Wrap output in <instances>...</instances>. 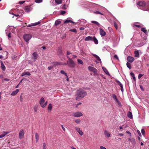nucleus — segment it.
<instances>
[{
  "mask_svg": "<svg viewBox=\"0 0 149 149\" xmlns=\"http://www.w3.org/2000/svg\"><path fill=\"white\" fill-rule=\"evenodd\" d=\"M65 11H62L61 12V15H63L65 14Z\"/></svg>",
  "mask_w": 149,
  "mask_h": 149,
  "instance_id": "obj_52",
  "label": "nucleus"
},
{
  "mask_svg": "<svg viewBox=\"0 0 149 149\" xmlns=\"http://www.w3.org/2000/svg\"><path fill=\"white\" fill-rule=\"evenodd\" d=\"M114 26L116 29H118V25L115 22L114 23Z\"/></svg>",
  "mask_w": 149,
  "mask_h": 149,
  "instance_id": "obj_43",
  "label": "nucleus"
},
{
  "mask_svg": "<svg viewBox=\"0 0 149 149\" xmlns=\"http://www.w3.org/2000/svg\"><path fill=\"white\" fill-rule=\"evenodd\" d=\"M39 135H38V134L37 133H36L35 138H36V143L38 142V140L39 139Z\"/></svg>",
  "mask_w": 149,
  "mask_h": 149,
  "instance_id": "obj_27",
  "label": "nucleus"
},
{
  "mask_svg": "<svg viewBox=\"0 0 149 149\" xmlns=\"http://www.w3.org/2000/svg\"><path fill=\"white\" fill-rule=\"evenodd\" d=\"M79 29L80 30H83L84 29V27H80Z\"/></svg>",
  "mask_w": 149,
  "mask_h": 149,
  "instance_id": "obj_64",
  "label": "nucleus"
},
{
  "mask_svg": "<svg viewBox=\"0 0 149 149\" xmlns=\"http://www.w3.org/2000/svg\"><path fill=\"white\" fill-rule=\"evenodd\" d=\"M126 65L127 66V67L130 69H131V64L129 63L128 62H127L126 63Z\"/></svg>",
  "mask_w": 149,
  "mask_h": 149,
  "instance_id": "obj_32",
  "label": "nucleus"
},
{
  "mask_svg": "<svg viewBox=\"0 0 149 149\" xmlns=\"http://www.w3.org/2000/svg\"><path fill=\"white\" fill-rule=\"evenodd\" d=\"M120 86V87L121 88V91L122 92H123V85H122L121 86Z\"/></svg>",
  "mask_w": 149,
  "mask_h": 149,
  "instance_id": "obj_54",
  "label": "nucleus"
},
{
  "mask_svg": "<svg viewBox=\"0 0 149 149\" xmlns=\"http://www.w3.org/2000/svg\"><path fill=\"white\" fill-rule=\"evenodd\" d=\"M31 37L32 36L29 34H26L23 36V38L26 42H28Z\"/></svg>",
  "mask_w": 149,
  "mask_h": 149,
  "instance_id": "obj_3",
  "label": "nucleus"
},
{
  "mask_svg": "<svg viewBox=\"0 0 149 149\" xmlns=\"http://www.w3.org/2000/svg\"><path fill=\"white\" fill-rule=\"evenodd\" d=\"M24 10L26 12H29L31 10V8L30 7L26 6L24 8Z\"/></svg>",
  "mask_w": 149,
  "mask_h": 149,
  "instance_id": "obj_13",
  "label": "nucleus"
},
{
  "mask_svg": "<svg viewBox=\"0 0 149 149\" xmlns=\"http://www.w3.org/2000/svg\"><path fill=\"white\" fill-rule=\"evenodd\" d=\"M8 38H10L11 37V33H9L8 34Z\"/></svg>",
  "mask_w": 149,
  "mask_h": 149,
  "instance_id": "obj_63",
  "label": "nucleus"
},
{
  "mask_svg": "<svg viewBox=\"0 0 149 149\" xmlns=\"http://www.w3.org/2000/svg\"><path fill=\"white\" fill-rule=\"evenodd\" d=\"M83 116L82 113L80 112H76L73 113V116L76 117H79Z\"/></svg>",
  "mask_w": 149,
  "mask_h": 149,
  "instance_id": "obj_5",
  "label": "nucleus"
},
{
  "mask_svg": "<svg viewBox=\"0 0 149 149\" xmlns=\"http://www.w3.org/2000/svg\"><path fill=\"white\" fill-rule=\"evenodd\" d=\"M135 26L136 27H138V28H140L141 27V26L140 25H139L136 24V25H135Z\"/></svg>",
  "mask_w": 149,
  "mask_h": 149,
  "instance_id": "obj_59",
  "label": "nucleus"
},
{
  "mask_svg": "<svg viewBox=\"0 0 149 149\" xmlns=\"http://www.w3.org/2000/svg\"><path fill=\"white\" fill-rule=\"evenodd\" d=\"M75 129L77 130V131L78 132L80 135L82 136L83 135V132L81 130H80V128L77 127H76L75 128Z\"/></svg>",
  "mask_w": 149,
  "mask_h": 149,
  "instance_id": "obj_9",
  "label": "nucleus"
},
{
  "mask_svg": "<svg viewBox=\"0 0 149 149\" xmlns=\"http://www.w3.org/2000/svg\"><path fill=\"white\" fill-rule=\"evenodd\" d=\"M25 75L30 76L31 75V74L30 72H24L22 73L21 76H24Z\"/></svg>",
  "mask_w": 149,
  "mask_h": 149,
  "instance_id": "obj_17",
  "label": "nucleus"
},
{
  "mask_svg": "<svg viewBox=\"0 0 149 149\" xmlns=\"http://www.w3.org/2000/svg\"><path fill=\"white\" fill-rule=\"evenodd\" d=\"M137 132L138 133V134H139V135L140 136H141V135L140 132L139 130H137Z\"/></svg>",
  "mask_w": 149,
  "mask_h": 149,
  "instance_id": "obj_61",
  "label": "nucleus"
},
{
  "mask_svg": "<svg viewBox=\"0 0 149 149\" xmlns=\"http://www.w3.org/2000/svg\"><path fill=\"white\" fill-rule=\"evenodd\" d=\"M100 148L101 149H107L106 148L102 146H100Z\"/></svg>",
  "mask_w": 149,
  "mask_h": 149,
  "instance_id": "obj_55",
  "label": "nucleus"
},
{
  "mask_svg": "<svg viewBox=\"0 0 149 149\" xmlns=\"http://www.w3.org/2000/svg\"><path fill=\"white\" fill-rule=\"evenodd\" d=\"M45 101V100L44 99L43 97H42L40 98V100L39 103L41 107H42V105H43V103Z\"/></svg>",
  "mask_w": 149,
  "mask_h": 149,
  "instance_id": "obj_12",
  "label": "nucleus"
},
{
  "mask_svg": "<svg viewBox=\"0 0 149 149\" xmlns=\"http://www.w3.org/2000/svg\"><path fill=\"white\" fill-rule=\"evenodd\" d=\"M92 55L98 61H101V59L100 57L97 55L94 54H92Z\"/></svg>",
  "mask_w": 149,
  "mask_h": 149,
  "instance_id": "obj_26",
  "label": "nucleus"
},
{
  "mask_svg": "<svg viewBox=\"0 0 149 149\" xmlns=\"http://www.w3.org/2000/svg\"><path fill=\"white\" fill-rule=\"evenodd\" d=\"M134 60V57L131 56H128L127 57V61L130 63H132Z\"/></svg>",
  "mask_w": 149,
  "mask_h": 149,
  "instance_id": "obj_8",
  "label": "nucleus"
},
{
  "mask_svg": "<svg viewBox=\"0 0 149 149\" xmlns=\"http://www.w3.org/2000/svg\"><path fill=\"white\" fill-rule=\"evenodd\" d=\"M40 22H37L35 23H34L33 24H31L27 26V27H31L32 26H33L37 25L39 24L40 23Z\"/></svg>",
  "mask_w": 149,
  "mask_h": 149,
  "instance_id": "obj_16",
  "label": "nucleus"
},
{
  "mask_svg": "<svg viewBox=\"0 0 149 149\" xmlns=\"http://www.w3.org/2000/svg\"><path fill=\"white\" fill-rule=\"evenodd\" d=\"M71 22V20L70 19H67L64 22V24H67Z\"/></svg>",
  "mask_w": 149,
  "mask_h": 149,
  "instance_id": "obj_40",
  "label": "nucleus"
},
{
  "mask_svg": "<svg viewBox=\"0 0 149 149\" xmlns=\"http://www.w3.org/2000/svg\"><path fill=\"white\" fill-rule=\"evenodd\" d=\"M35 1L36 3H40L42 1V0H35Z\"/></svg>",
  "mask_w": 149,
  "mask_h": 149,
  "instance_id": "obj_41",
  "label": "nucleus"
},
{
  "mask_svg": "<svg viewBox=\"0 0 149 149\" xmlns=\"http://www.w3.org/2000/svg\"><path fill=\"white\" fill-rule=\"evenodd\" d=\"M4 80L6 81H9L10 80L9 79L7 78L4 79Z\"/></svg>",
  "mask_w": 149,
  "mask_h": 149,
  "instance_id": "obj_60",
  "label": "nucleus"
},
{
  "mask_svg": "<svg viewBox=\"0 0 149 149\" xmlns=\"http://www.w3.org/2000/svg\"><path fill=\"white\" fill-rule=\"evenodd\" d=\"M69 31L71 32H73L75 33H76L77 32V31L76 29H70Z\"/></svg>",
  "mask_w": 149,
  "mask_h": 149,
  "instance_id": "obj_36",
  "label": "nucleus"
},
{
  "mask_svg": "<svg viewBox=\"0 0 149 149\" xmlns=\"http://www.w3.org/2000/svg\"><path fill=\"white\" fill-rule=\"evenodd\" d=\"M25 1H20L19 2V3L20 4H22L25 2Z\"/></svg>",
  "mask_w": 149,
  "mask_h": 149,
  "instance_id": "obj_53",
  "label": "nucleus"
},
{
  "mask_svg": "<svg viewBox=\"0 0 149 149\" xmlns=\"http://www.w3.org/2000/svg\"><path fill=\"white\" fill-rule=\"evenodd\" d=\"M68 60L67 61V65L71 68H74L75 67V63L74 61L68 56H67Z\"/></svg>",
  "mask_w": 149,
  "mask_h": 149,
  "instance_id": "obj_1",
  "label": "nucleus"
},
{
  "mask_svg": "<svg viewBox=\"0 0 149 149\" xmlns=\"http://www.w3.org/2000/svg\"><path fill=\"white\" fill-rule=\"evenodd\" d=\"M104 133L105 135L107 137H109L110 136V134L107 130H105L104 131Z\"/></svg>",
  "mask_w": 149,
  "mask_h": 149,
  "instance_id": "obj_21",
  "label": "nucleus"
},
{
  "mask_svg": "<svg viewBox=\"0 0 149 149\" xmlns=\"http://www.w3.org/2000/svg\"><path fill=\"white\" fill-rule=\"evenodd\" d=\"M75 122L77 124L79 123L80 122V120L79 119H77L75 120Z\"/></svg>",
  "mask_w": 149,
  "mask_h": 149,
  "instance_id": "obj_44",
  "label": "nucleus"
},
{
  "mask_svg": "<svg viewBox=\"0 0 149 149\" xmlns=\"http://www.w3.org/2000/svg\"><path fill=\"white\" fill-rule=\"evenodd\" d=\"M91 22L99 26L100 25V24L98 22L95 21H92Z\"/></svg>",
  "mask_w": 149,
  "mask_h": 149,
  "instance_id": "obj_34",
  "label": "nucleus"
},
{
  "mask_svg": "<svg viewBox=\"0 0 149 149\" xmlns=\"http://www.w3.org/2000/svg\"><path fill=\"white\" fill-rule=\"evenodd\" d=\"M92 39V41H93L96 44H98V40L95 37H93Z\"/></svg>",
  "mask_w": 149,
  "mask_h": 149,
  "instance_id": "obj_23",
  "label": "nucleus"
},
{
  "mask_svg": "<svg viewBox=\"0 0 149 149\" xmlns=\"http://www.w3.org/2000/svg\"><path fill=\"white\" fill-rule=\"evenodd\" d=\"M1 69L3 71H5L6 70V67L4 65L2 61L1 62Z\"/></svg>",
  "mask_w": 149,
  "mask_h": 149,
  "instance_id": "obj_19",
  "label": "nucleus"
},
{
  "mask_svg": "<svg viewBox=\"0 0 149 149\" xmlns=\"http://www.w3.org/2000/svg\"><path fill=\"white\" fill-rule=\"evenodd\" d=\"M54 66H51L49 67H48V69L49 70H51L52 68H53Z\"/></svg>",
  "mask_w": 149,
  "mask_h": 149,
  "instance_id": "obj_46",
  "label": "nucleus"
},
{
  "mask_svg": "<svg viewBox=\"0 0 149 149\" xmlns=\"http://www.w3.org/2000/svg\"><path fill=\"white\" fill-rule=\"evenodd\" d=\"M130 141L132 142V143L134 144L136 142L135 139H131Z\"/></svg>",
  "mask_w": 149,
  "mask_h": 149,
  "instance_id": "obj_37",
  "label": "nucleus"
},
{
  "mask_svg": "<svg viewBox=\"0 0 149 149\" xmlns=\"http://www.w3.org/2000/svg\"><path fill=\"white\" fill-rule=\"evenodd\" d=\"M100 33L102 36H104L106 35V32L101 29H100Z\"/></svg>",
  "mask_w": 149,
  "mask_h": 149,
  "instance_id": "obj_11",
  "label": "nucleus"
},
{
  "mask_svg": "<svg viewBox=\"0 0 149 149\" xmlns=\"http://www.w3.org/2000/svg\"><path fill=\"white\" fill-rule=\"evenodd\" d=\"M116 81L120 86L122 85V84L119 81L116 80Z\"/></svg>",
  "mask_w": 149,
  "mask_h": 149,
  "instance_id": "obj_42",
  "label": "nucleus"
},
{
  "mask_svg": "<svg viewBox=\"0 0 149 149\" xmlns=\"http://www.w3.org/2000/svg\"><path fill=\"white\" fill-rule=\"evenodd\" d=\"M38 56V54L37 52H34L32 54V58L34 59V61H35V60L37 59Z\"/></svg>",
  "mask_w": 149,
  "mask_h": 149,
  "instance_id": "obj_7",
  "label": "nucleus"
},
{
  "mask_svg": "<svg viewBox=\"0 0 149 149\" xmlns=\"http://www.w3.org/2000/svg\"><path fill=\"white\" fill-rule=\"evenodd\" d=\"M114 57L116 59H117L118 60V57L117 55L116 54L114 56Z\"/></svg>",
  "mask_w": 149,
  "mask_h": 149,
  "instance_id": "obj_56",
  "label": "nucleus"
},
{
  "mask_svg": "<svg viewBox=\"0 0 149 149\" xmlns=\"http://www.w3.org/2000/svg\"><path fill=\"white\" fill-rule=\"evenodd\" d=\"M60 73L63 74H64L65 76H66V77H67V74L63 70H61L60 71Z\"/></svg>",
  "mask_w": 149,
  "mask_h": 149,
  "instance_id": "obj_35",
  "label": "nucleus"
},
{
  "mask_svg": "<svg viewBox=\"0 0 149 149\" xmlns=\"http://www.w3.org/2000/svg\"><path fill=\"white\" fill-rule=\"evenodd\" d=\"M93 38V37H92L90 36H88L85 39V41H89V40L92 41V40H93V39H92Z\"/></svg>",
  "mask_w": 149,
  "mask_h": 149,
  "instance_id": "obj_18",
  "label": "nucleus"
},
{
  "mask_svg": "<svg viewBox=\"0 0 149 149\" xmlns=\"http://www.w3.org/2000/svg\"><path fill=\"white\" fill-rule=\"evenodd\" d=\"M95 13L96 14H98L103 15V14L102 13H101L100 12L98 11H96L95 12Z\"/></svg>",
  "mask_w": 149,
  "mask_h": 149,
  "instance_id": "obj_49",
  "label": "nucleus"
},
{
  "mask_svg": "<svg viewBox=\"0 0 149 149\" xmlns=\"http://www.w3.org/2000/svg\"><path fill=\"white\" fill-rule=\"evenodd\" d=\"M71 54V53H70V52L68 51H67V55H68H68H70V54Z\"/></svg>",
  "mask_w": 149,
  "mask_h": 149,
  "instance_id": "obj_62",
  "label": "nucleus"
},
{
  "mask_svg": "<svg viewBox=\"0 0 149 149\" xmlns=\"http://www.w3.org/2000/svg\"><path fill=\"white\" fill-rule=\"evenodd\" d=\"M61 23V22L58 19L56 21L55 23V25L57 26L58 25L60 24Z\"/></svg>",
  "mask_w": 149,
  "mask_h": 149,
  "instance_id": "obj_24",
  "label": "nucleus"
},
{
  "mask_svg": "<svg viewBox=\"0 0 149 149\" xmlns=\"http://www.w3.org/2000/svg\"><path fill=\"white\" fill-rule=\"evenodd\" d=\"M56 3L58 4H61L62 3V0H55Z\"/></svg>",
  "mask_w": 149,
  "mask_h": 149,
  "instance_id": "obj_31",
  "label": "nucleus"
},
{
  "mask_svg": "<svg viewBox=\"0 0 149 149\" xmlns=\"http://www.w3.org/2000/svg\"><path fill=\"white\" fill-rule=\"evenodd\" d=\"M87 93L84 91H80L78 90L77 91V95L79 97H84L86 96Z\"/></svg>",
  "mask_w": 149,
  "mask_h": 149,
  "instance_id": "obj_2",
  "label": "nucleus"
},
{
  "mask_svg": "<svg viewBox=\"0 0 149 149\" xmlns=\"http://www.w3.org/2000/svg\"><path fill=\"white\" fill-rule=\"evenodd\" d=\"M77 61H78V62L79 63V64H83V62L81 60V59H78L77 60Z\"/></svg>",
  "mask_w": 149,
  "mask_h": 149,
  "instance_id": "obj_38",
  "label": "nucleus"
},
{
  "mask_svg": "<svg viewBox=\"0 0 149 149\" xmlns=\"http://www.w3.org/2000/svg\"><path fill=\"white\" fill-rule=\"evenodd\" d=\"M38 106L37 105H35L33 109L35 112H36L37 111Z\"/></svg>",
  "mask_w": 149,
  "mask_h": 149,
  "instance_id": "obj_39",
  "label": "nucleus"
},
{
  "mask_svg": "<svg viewBox=\"0 0 149 149\" xmlns=\"http://www.w3.org/2000/svg\"><path fill=\"white\" fill-rule=\"evenodd\" d=\"M141 30L144 33H145L146 35H148V32L147 30L145 28H141Z\"/></svg>",
  "mask_w": 149,
  "mask_h": 149,
  "instance_id": "obj_20",
  "label": "nucleus"
},
{
  "mask_svg": "<svg viewBox=\"0 0 149 149\" xmlns=\"http://www.w3.org/2000/svg\"><path fill=\"white\" fill-rule=\"evenodd\" d=\"M19 91V90L18 89L15 90V91H13L11 93V95L12 96H14Z\"/></svg>",
  "mask_w": 149,
  "mask_h": 149,
  "instance_id": "obj_14",
  "label": "nucleus"
},
{
  "mask_svg": "<svg viewBox=\"0 0 149 149\" xmlns=\"http://www.w3.org/2000/svg\"><path fill=\"white\" fill-rule=\"evenodd\" d=\"M88 68V70L89 71H91L95 73L97 72V70L94 67L91 66H89Z\"/></svg>",
  "mask_w": 149,
  "mask_h": 149,
  "instance_id": "obj_6",
  "label": "nucleus"
},
{
  "mask_svg": "<svg viewBox=\"0 0 149 149\" xmlns=\"http://www.w3.org/2000/svg\"><path fill=\"white\" fill-rule=\"evenodd\" d=\"M102 69L106 74L109 76L110 75L109 72L105 68L103 67H102Z\"/></svg>",
  "mask_w": 149,
  "mask_h": 149,
  "instance_id": "obj_15",
  "label": "nucleus"
},
{
  "mask_svg": "<svg viewBox=\"0 0 149 149\" xmlns=\"http://www.w3.org/2000/svg\"><path fill=\"white\" fill-rule=\"evenodd\" d=\"M143 74H139L138 76V79H140L142 76H143Z\"/></svg>",
  "mask_w": 149,
  "mask_h": 149,
  "instance_id": "obj_50",
  "label": "nucleus"
},
{
  "mask_svg": "<svg viewBox=\"0 0 149 149\" xmlns=\"http://www.w3.org/2000/svg\"><path fill=\"white\" fill-rule=\"evenodd\" d=\"M134 56L135 57H139V54L138 51L136 50L134 52Z\"/></svg>",
  "mask_w": 149,
  "mask_h": 149,
  "instance_id": "obj_25",
  "label": "nucleus"
},
{
  "mask_svg": "<svg viewBox=\"0 0 149 149\" xmlns=\"http://www.w3.org/2000/svg\"><path fill=\"white\" fill-rule=\"evenodd\" d=\"M137 4L140 6L144 7L145 5V3L144 1H139L137 3Z\"/></svg>",
  "mask_w": 149,
  "mask_h": 149,
  "instance_id": "obj_10",
  "label": "nucleus"
},
{
  "mask_svg": "<svg viewBox=\"0 0 149 149\" xmlns=\"http://www.w3.org/2000/svg\"><path fill=\"white\" fill-rule=\"evenodd\" d=\"M52 109V104L51 103L49 104L48 107V110L49 111H50Z\"/></svg>",
  "mask_w": 149,
  "mask_h": 149,
  "instance_id": "obj_29",
  "label": "nucleus"
},
{
  "mask_svg": "<svg viewBox=\"0 0 149 149\" xmlns=\"http://www.w3.org/2000/svg\"><path fill=\"white\" fill-rule=\"evenodd\" d=\"M117 103L118 104V105L120 107H121V103L119 102V101H118V102H117Z\"/></svg>",
  "mask_w": 149,
  "mask_h": 149,
  "instance_id": "obj_57",
  "label": "nucleus"
},
{
  "mask_svg": "<svg viewBox=\"0 0 149 149\" xmlns=\"http://www.w3.org/2000/svg\"><path fill=\"white\" fill-rule=\"evenodd\" d=\"M141 133L143 135L145 133V131L144 129H142Z\"/></svg>",
  "mask_w": 149,
  "mask_h": 149,
  "instance_id": "obj_47",
  "label": "nucleus"
},
{
  "mask_svg": "<svg viewBox=\"0 0 149 149\" xmlns=\"http://www.w3.org/2000/svg\"><path fill=\"white\" fill-rule=\"evenodd\" d=\"M47 102L46 101L44 104L42 105V107L44 108L45 107L47 104Z\"/></svg>",
  "mask_w": 149,
  "mask_h": 149,
  "instance_id": "obj_45",
  "label": "nucleus"
},
{
  "mask_svg": "<svg viewBox=\"0 0 149 149\" xmlns=\"http://www.w3.org/2000/svg\"><path fill=\"white\" fill-rule=\"evenodd\" d=\"M91 22L99 26L100 25V24L98 22L95 21H92Z\"/></svg>",
  "mask_w": 149,
  "mask_h": 149,
  "instance_id": "obj_33",
  "label": "nucleus"
},
{
  "mask_svg": "<svg viewBox=\"0 0 149 149\" xmlns=\"http://www.w3.org/2000/svg\"><path fill=\"white\" fill-rule=\"evenodd\" d=\"M112 97H113V98L116 100V98H117V97L116 96V95H115V94H113L112 95Z\"/></svg>",
  "mask_w": 149,
  "mask_h": 149,
  "instance_id": "obj_48",
  "label": "nucleus"
},
{
  "mask_svg": "<svg viewBox=\"0 0 149 149\" xmlns=\"http://www.w3.org/2000/svg\"><path fill=\"white\" fill-rule=\"evenodd\" d=\"M140 87L142 91H144V89L143 88L142 85H140Z\"/></svg>",
  "mask_w": 149,
  "mask_h": 149,
  "instance_id": "obj_51",
  "label": "nucleus"
},
{
  "mask_svg": "<svg viewBox=\"0 0 149 149\" xmlns=\"http://www.w3.org/2000/svg\"><path fill=\"white\" fill-rule=\"evenodd\" d=\"M127 116L130 119H132V115L131 112L130 111H128L127 113Z\"/></svg>",
  "mask_w": 149,
  "mask_h": 149,
  "instance_id": "obj_22",
  "label": "nucleus"
},
{
  "mask_svg": "<svg viewBox=\"0 0 149 149\" xmlns=\"http://www.w3.org/2000/svg\"><path fill=\"white\" fill-rule=\"evenodd\" d=\"M4 134H2L0 135V138H3L4 136H5L7 134H8L9 133V132H4Z\"/></svg>",
  "mask_w": 149,
  "mask_h": 149,
  "instance_id": "obj_28",
  "label": "nucleus"
},
{
  "mask_svg": "<svg viewBox=\"0 0 149 149\" xmlns=\"http://www.w3.org/2000/svg\"><path fill=\"white\" fill-rule=\"evenodd\" d=\"M130 75L132 77L134 80V81H136V78L134 73L132 72H131L130 73Z\"/></svg>",
  "mask_w": 149,
  "mask_h": 149,
  "instance_id": "obj_30",
  "label": "nucleus"
},
{
  "mask_svg": "<svg viewBox=\"0 0 149 149\" xmlns=\"http://www.w3.org/2000/svg\"><path fill=\"white\" fill-rule=\"evenodd\" d=\"M61 126L62 128V129L63 130V131H65V128L63 127V126L62 125H61Z\"/></svg>",
  "mask_w": 149,
  "mask_h": 149,
  "instance_id": "obj_58",
  "label": "nucleus"
},
{
  "mask_svg": "<svg viewBox=\"0 0 149 149\" xmlns=\"http://www.w3.org/2000/svg\"><path fill=\"white\" fill-rule=\"evenodd\" d=\"M24 132L23 130H22L20 132L19 135V138L21 139L24 137Z\"/></svg>",
  "mask_w": 149,
  "mask_h": 149,
  "instance_id": "obj_4",
  "label": "nucleus"
}]
</instances>
